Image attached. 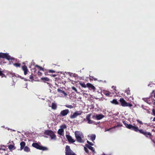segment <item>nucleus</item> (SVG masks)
<instances>
[{
  "instance_id": "1",
  "label": "nucleus",
  "mask_w": 155,
  "mask_h": 155,
  "mask_svg": "<svg viewBox=\"0 0 155 155\" xmlns=\"http://www.w3.org/2000/svg\"><path fill=\"white\" fill-rule=\"evenodd\" d=\"M77 141L79 143H83L84 142L83 140L84 136L82 132L80 131H76L74 133Z\"/></svg>"
},
{
  "instance_id": "2",
  "label": "nucleus",
  "mask_w": 155,
  "mask_h": 155,
  "mask_svg": "<svg viewBox=\"0 0 155 155\" xmlns=\"http://www.w3.org/2000/svg\"><path fill=\"white\" fill-rule=\"evenodd\" d=\"M123 123L126 127L127 128L134 130L136 132L139 131L140 133L143 134L144 131L142 129H138V127L137 126H133L130 124H128L125 122H123Z\"/></svg>"
},
{
  "instance_id": "3",
  "label": "nucleus",
  "mask_w": 155,
  "mask_h": 155,
  "mask_svg": "<svg viewBox=\"0 0 155 155\" xmlns=\"http://www.w3.org/2000/svg\"><path fill=\"white\" fill-rule=\"evenodd\" d=\"M120 101L121 103V105L123 107H131L133 106V105L127 102L123 98H120Z\"/></svg>"
},
{
  "instance_id": "4",
  "label": "nucleus",
  "mask_w": 155,
  "mask_h": 155,
  "mask_svg": "<svg viewBox=\"0 0 155 155\" xmlns=\"http://www.w3.org/2000/svg\"><path fill=\"white\" fill-rule=\"evenodd\" d=\"M0 58H6L8 60H12L13 59V58L10 56L8 54L0 53Z\"/></svg>"
},
{
  "instance_id": "5",
  "label": "nucleus",
  "mask_w": 155,
  "mask_h": 155,
  "mask_svg": "<svg viewBox=\"0 0 155 155\" xmlns=\"http://www.w3.org/2000/svg\"><path fill=\"white\" fill-rule=\"evenodd\" d=\"M65 151L66 155H76L70 149V147L68 145L66 146Z\"/></svg>"
},
{
  "instance_id": "6",
  "label": "nucleus",
  "mask_w": 155,
  "mask_h": 155,
  "mask_svg": "<svg viewBox=\"0 0 155 155\" xmlns=\"http://www.w3.org/2000/svg\"><path fill=\"white\" fill-rule=\"evenodd\" d=\"M82 113L83 112L81 110L77 111L75 112L72 115H71L70 117L72 119L75 118L78 116L81 115Z\"/></svg>"
},
{
  "instance_id": "7",
  "label": "nucleus",
  "mask_w": 155,
  "mask_h": 155,
  "mask_svg": "<svg viewBox=\"0 0 155 155\" xmlns=\"http://www.w3.org/2000/svg\"><path fill=\"white\" fill-rule=\"evenodd\" d=\"M45 133L46 134L49 135L51 139H55L56 136L52 131L51 130L47 131L45 132Z\"/></svg>"
},
{
  "instance_id": "8",
  "label": "nucleus",
  "mask_w": 155,
  "mask_h": 155,
  "mask_svg": "<svg viewBox=\"0 0 155 155\" xmlns=\"http://www.w3.org/2000/svg\"><path fill=\"white\" fill-rule=\"evenodd\" d=\"M69 112V110L68 109H65L62 110L59 114L60 116L64 117L66 116Z\"/></svg>"
},
{
  "instance_id": "9",
  "label": "nucleus",
  "mask_w": 155,
  "mask_h": 155,
  "mask_svg": "<svg viewBox=\"0 0 155 155\" xmlns=\"http://www.w3.org/2000/svg\"><path fill=\"white\" fill-rule=\"evenodd\" d=\"M66 127L65 125H62L60 127V128L58 131V133L60 135H62L64 132V129L66 128Z\"/></svg>"
},
{
  "instance_id": "10",
  "label": "nucleus",
  "mask_w": 155,
  "mask_h": 155,
  "mask_svg": "<svg viewBox=\"0 0 155 155\" xmlns=\"http://www.w3.org/2000/svg\"><path fill=\"white\" fill-rule=\"evenodd\" d=\"M91 114H90L86 116V119L87 121V123L89 124H95V122L91 120Z\"/></svg>"
},
{
  "instance_id": "11",
  "label": "nucleus",
  "mask_w": 155,
  "mask_h": 155,
  "mask_svg": "<svg viewBox=\"0 0 155 155\" xmlns=\"http://www.w3.org/2000/svg\"><path fill=\"white\" fill-rule=\"evenodd\" d=\"M32 146L33 147L39 150H44V147L40 146L36 143H33L32 144Z\"/></svg>"
},
{
  "instance_id": "12",
  "label": "nucleus",
  "mask_w": 155,
  "mask_h": 155,
  "mask_svg": "<svg viewBox=\"0 0 155 155\" xmlns=\"http://www.w3.org/2000/svg\"><path fill=\"white\" fill-rule=\"evenodd\" d=\"M66 137L69 142L71 143H74L75 140H74L71 136L69 135H66Z\"/></svg>"
},
{
  "instance_id": "13",
  "label": "nucleus",
  "mask_w": 155,
  "mask_h": 155,
  "mask_svg": "<svg viewBox=\"0 0 155 155\" xmlns=\"http://www.w3.org/2000/svg\"><path fill=\"white\" fill-rule=\"evenodd\" d=\"M93 117H96L97 120H100L104 117V116L102 114H100L98 115H94Z\"/></svg>"
},
{
  "instance_id": "14",
  "label": "nucleus",
  "mask_w": 155,
  "mask_h": 155,
  "mask_svg": "<svg viewBox=\"0 0 155 155\" xmlns=\"http://www.w3.org/2000/svg\"><path fill=\"white\" fill-rule=\"evenodd\" d=\"M87 87H88L89 89H92L94 90H95V87L92 84L89 83H87Z\"/></svg>"
},
{
  "instance_id": "15",
  "label": "nucleus",
  "mask_w": 155,
  "mask_h": 155,
  "mask_svg": "<svg viewBox=\"0 0 155 155\" xmlns=\"http://www.w3.org/2000/svg\"><path fill=\"white\" fill-rule=\"evenodd\" d=\"M88 137L91 140L93 141L95 140L96 136L95 134H92L88 136Z\"/></svg>"
},
{
  "instance_id": "16",
  "label": "nucleus",
  "mask_w": 155,
  "mask_h": 155,
  "mask_svg": "<svg viewBox=\"0 0 155 155\" xmlns=\"http://www.w3.org/2000/svg\"><path fill=\"white\" fill-rule=\"evenodd\" d=\"M85 146L87 148L89 149L90 150H91L93 153H95L94 149V148L93 147L90 146V145H89L88 144H86Z\"/></svg>"
},
{
  "instance_id": "17",
  "label": "nucleus",
  "mask_w": 155,
  "mask_h": 155,
  "mask_svg": "<svg viewBox=\"0 0 155 155\" xmlns=\"http://www.w3.org/2000/svg\"><path fill=\"white\" fill-rule=\"evenodd\" d=\"M25 143L24 141L21 142L20 143V150H23V149L25 147Z\"/></svg>"
},
{
  "instance_id": "18",
  "label": "nucleus",
  "mask_w": 155,
  "mask_h": 155,
  "mask_svg": "<svg viewBox=\"0 0 155 155\" xmlns=\"http://www.w3.org/2000/svg\"><path fill=\"white\" fill-rule=\"evenodd\" d=\"M22 69L24 71V74L26 75L28 73V69L27 67L25 65L22 67Z\"/></svg>"
},
{
  "instance_id": "19",
  "label": "nucleus",
  "mask_w": 155,
  "mask_h": 155,
  "mask_svg": "<svg viewBox=\"0 0 155 155\" xmlns=\"http://www.w3.org/2000/svg\"><path fill=\"white\" fill-rule=\"evenodd\" d=\"M57 91L60 93L63 94L64 97H66L68 95L67 94L65 93L64 91H63L59 89H57Z\"/></svg>"
},
{
  "instance_id": "20",
  "label": "nucleus",
  "mask_w": 155,
  "mask_h": 155,
  "mask_svg": "<svg viewBox=\"0 0 155 155\" xmlns=\"http://www.w3.org/2000/svg\"><path fill=\"white\" fill-rule=\"evenodd\" d=\"M150 98H143V100L145 101L146 102L150 104H151V102L150 101Z\"/></svg>"
},
{
  "instance_id": "21",
  "label": "nucleus",
  "mask_w": 155,
  "mask_h": 155,
  "mask_svg": "<svg viewBox=\"0 0 155 155\" xmlns=\"http://www.w3.org/2000/svg\"><path fill=\"white\" fill-rule=\"evenodd\" d=\"M23 150L24 151L27 153L30 152V148L27 146L25 147L23 149Z\"/></svg>"
},
{
  "instance_id": "22",
  "label": "nucleus",
  "mask_w": 155,
  "mask_h": 155,
  "mask_svg": "<svg viewBox=\"0 0 155 155\" xmlns=\"http://www.w3.org/2000/svg\"><path fill=\"white\" fill-rule=\"evenodd\" d=\"M8 74L10 77H13L14 76L17 77L18 75L17 74H15L11 72H9L8 73Z\"/></svg>"
},
{
  "instance_id": "23",
  "label": "nucleus",
  "mask_w": 155,
  "mask_h": 155,
  "mask_svg": "<svg viewBox=\"0 0 155 155\" xmlns=\"http://www.w3.org/2000/svg\"><path fill=\"white\" fill-rule=\"evenodd\" d=\"M51 108L54 110H55L57 108V106L56 104L55 103H52L51 106Z\"/></svg>"
},
{
  "instance_id": "24",
  "label": "nucleus",
  "mask_w": 155,
  "mask_h": 155,
  "mask_svg": "<svg viewBox=\"0 0 155 155\" xmlns=\"http://www.w3.org/2000/svg\"><path fill=\"white\" fill-rule=\"evenodd\" d=\"M41 79L44 82H46V81H49V79L47 77H42Z\"/></svg>"
},
{
  "instance_id": "25",
  "label": "nucleus",
  "mask_w": 155,
  "mask_h": 155,
  "mask_svg": "<svg viewBox=\"0 0 155 155\" xmlns=\"http://www.w3.org/2000/svg\"><path fill=\"white\" fill-rule=\"evenodd\" d=\"M8 147L10 150H14L15 149V146L12 144L9 145L8 146Z\"/></svg>"
},
{
  "instance_id": "26",
  "label": "nucleus",
  "mask_w": 155,
  "mask_h": 155,
  "mask_svg": "<svg viewBox=\"0 0 155 155\" xmlns=\"http://www.w3.org/2000/svg\"><path fill=\"white\" fill-rule=\"evenodd\" d=\"M143 135L147 137L148 135L151 136V134L150 132H147L146 131H144L143 134Z\"/></svg>"
},
{
  "instance_id": "27",
  "label": "nucleus",
  "mask_w": 155,
  "mask_h": 155,
  "mask_svg": "<svg viewBox=\"0 0 155 155\" xmlns=\"http://www.w3.org/2000/svg\"><path fill=\"white\" fill-rule=\"evenodd\" d=\"M110 102L112 104H117L118 103V102H117V101L116 99H114L112 101H110Z\"/></svg>"
},
{
  "instance_id": "28",
  "label": "nucleus",
  "mask_w": 155,
  "mask_h": 155,
  "mask_svg": "<svg viewBox=\"0 0 155 155\" xmlns=\"http://www.w3.org/2000/svg\"><path fill=\"white\" fill-rule=\"evenodd\" d=\"M80 84L81 87L84 88H86L87 87V84H86L84 83H80Z\"/></svg>"
},
{
  "instance_id": "29",
  "label": "nucleus",
  "mask_w": 155,
  "mask_h": 155,
  "mask_svg": "<svg viewBox=\"0 0 155 155\" xmlns=\"http://www.w3.org/2000/svg\"><path fill=\"white\" fill-rule=\"evenodd\" d=\"M125 92L127 94V95H130V90L129 88H127L125 91Z\"/></svg>"
},
{
  "instance_id": "30",
  "label": "nucleus",
  "mask_w": 155,
  "mask_h": 155,
  "mask_svg": "<svg viewBox=\"0 0 155 155\" xmlns=\"http://www.w3.org/2000/svg\"><path fill=\"white\" fill-rule=\"evenodd\" d=\"M104 94L105 95L108 97L110 96V95L111 94V93L109 91H106Z\"/></svg>"
},
{
  "instance_id": "31",
  "label": "nucleus",
  "mask_w": 155,
  "mask_h": 155,
  "mask_svg": "<svg viewBox=\"0 0 155 155\" xmlns=\"http://www.w3.org/2000/svg\"><path fill=\"white\" fill-rule=\"evenodd\" d=\"M6 147L4 146H2L0 147V149L2 150H3L5 151L6 150Z\"/></svg>"
},
{
  "instance_id": "32",
  "label": "nucleus",
  "mask_w": 155,
  "mask_h": 155,
  "mask_svg": "<svg viewBox=\"0 0 155 155\" xmlns=\"http://www.w3.org/2000/svg\"><path fill=\"white\" fill-rule=\"evenodd\" d=\"M65 107L67 108H72L73 107L71 105H65Z\"/></svg>"
},
{
  "instance_id": "33",
  "label": "nucleus",
  "mask_w": 155,
  "mask_h": 155,
  "mask_svg": "<svg viewBox=\"0 0 155 155\" xmlns=\"http://www.w3.org/2000/svg\"><path fill=\"white\" fill-rule=\"evenodd\" d=\"M35 67H37L38 68V69L39 70H41V71H43V69L42 67H41L40 66H39L38 65H36L35 66Z\"/></svg>"
},
{
  "instance_id": "34",
  "label": "nucleus",
  "mask_w": 155,
  "mask_h": 155,
  "mask_svg": "<svg viewBox=\"0 0 155 155\" xmlns=\"http://www.w3.org/2000/svg\"><path fill=\"white\" fill-rule=\"evenodd\" d=\"M13 65L14 66H15L16 67H19L20 66V64L19 63H15L13 64Z\"/></svg>"
},
{
  "instance_id": "35",
  "label": "nucleus",
  "mask_w": 155,
  "mask_h": 155,
  "mask_svg": "<svg viewBox=\"0 0 155 155\" xmlns=\"http://www.w3.org/2000/svg\"><path fill=\"white\" fill-rule=\"evenodd\" d=\"M84 150H85V152L86 153H88L89 150H88L87 149V147H84Z\"/></svg>"
},
{
  "instance_id": "36",
  "label": "nucleus",
  "mask_w": 155,
  "mask_h": 155,
  "mask_svg": "<svg viewBox=\"0 0 155 155\" xmlns=\"http://www.w3.org/2000/svg\"><path fill=\"white\" fill-rule=\"evenodd\" d=\"M148 86H150V87H153L155 88V84L152 83L149 84Z\"/></svg>"
},
{
  "instance_id": "37",
  "label": "nucleus",
  "mask_w": 155,
  "mask_h": 155,
  "mask_svg": "<svg viewBox=\"0 0 155 155\" xmlns=\"http://www.w3.org/2000/svg\"><path fill=\"white\" fill-rule=\"evenodd\" d=\"M90 79H93L94 81H97V79L96 78H94L93 76H90Z\"/></svg>"
},
{
  "instance_id": "38",
  "label": "nucleus",
  "mask_w": 155,
  "mask_h": 155,
  "mask_svg": "<svg viewBox=\"0 0 155 155\" xmlns=\"http://www.w3.org/2000/svg\"><path fill=\"white\" fill-rule=\"evenodd\" d=\"M87 142L90 145L93 146L94 145V144L93 143L90 142L88 140L87 141Z\"/></svg>"
},
{
  "instance_id": "39",
  "label": "nucleus",
  "mask_w": 155,
  "mask_h": 155,
  "mask_svg": "<svg viewBox=\"0 0 155 155\" xmlns=\"http://www.w3.org/2000/svg\"><path fill=\"white\" fill-rule=\"evenodd\" d=\"M129 100L130 101H132L134 100V98L133 97H130L129 98Z\"/></svg>"
},
{
  "instance_id": "40",
  "label": "nucleus",
  "mask_w": 155,
  "mask_h": 155,
  "mask_svg": "<svg viewBox=\"0 0 155 155\" xmlns=\"http://www.w3.org/2000/svg\"><path fill=\"white\" fill-rule=\"evenodd\" d=\"M4 75L3 74L2 71L1 70V69L0 68V76L3 77V76Z\"/></svg>"
},
{
  "instance_id": "41",
  "label": "nucleus",
  "mask_w": 155,
  "mask_h": 155,
  "mask_svg": "<svg viewBox=\"0 0 155 155\" xmlns=\"http://www.w3.org/2000/svg\"><path fill=\"white\" fill-rule=\"evenodd\" d=\"M72 90L75 91L76 92H77V89L75 87H72Z\"/></svg>"
},
{
  "instance_id": "42",
  "label": "nucleus",
  "mask_w": 155,
  "mask_h": 155,
  "mask_svg": "<svg viewBox=\"0 0 155 155\" xmlns=\"http://www.w3.org/2000/svg\"><path fill=\"white\" fill-rule=\"evenodd\" d=\"M153 94V95H152V96H153L154 98H155V91L153 90L152 91V94Z\"/></svg>"
},
{
  "instance_id": "43",
  "label": "nucleus",
  "mask_w": 155,
  "mask_h": 155,
  "mask_svg": "<svg viewBox=\"0 0 155 155\" xmlns=\"http://www.w3.org/2000/svg\"><path fill=\"white\" fill-rule=\"evenodd\" d=\"M152 114L155 116V110L154 109H153L152 110Z\"/></svg>"
},
{
  "instance_id": "44",
  "label": "nucleus",
  "mask_w": 155,
  "mask_h": 155,
  "mask_svg": "<svg viewBox=\"0 0 155 155\" xmlns=\"http://www.w3.org/2000/svg\"><path fill=\"white\" fill-rule=\"evenodd\" d=\"M137 121L140 124H143V123H142V122L141 121H140V120H137Z\"/></svg>"
},
{
  "instance_id": "45",
  "label": "nucleus",
  "mask_w": 155,
  "mask_h": 155,
  "mask_svg": "<svg viewBox=\"0 0 155 155\" xmlns=\"http://www.w3.org/2000/svg\"><path fill=\"white\" fill-rule=\"evenodd\" d=\"M115 127L114 126V127H113V128H110L108 129H107V130L106 129H105V132H106L107 131H109L112 128H115Z\"/></svg>"
},
{
  "instance_id": "46",
  "label": "nucleus",
  "mask_w": 155,
  "mask_h": 155,
  "mask_svg": "<svg viewBox=\"0 0 155 155\" xmlns=\"http://www.w3.org/2000/svg\"><path fill=\"white\" fill-rule=\"evenodd\" d=\"M49 72L50 73H53L54 72V71L52 70H49Z\"/></svg>"
},
{
  "instance_id": "47",
  "label": "nucleus",
  "mask_w": 155,
  "mask_h": 155,
  "mask_svg": "<svg viewBox=\"0 0 155 155\" xmlns=\"http://www.w3.org/2000/svg\"><path fill=\"white\" fill-rule=\"evenodd\" d=\"M41 72H38V75H41Z\"/></svg>"
},
{
  "instance_id": "48",
  "label": "nucleus",
  "mask_w": 155,
  "mask_h": 155,
  "mask_svg": "<svg viewBox=\"0 0 155 155\" xmlns=\"http://www.w3.org/2000/svg\"><path fill=\"white\" fill-rule=\"evenodd\" d=\"M32 78V76H30V77H29V78H30V79H31Z\"/></svg>"
},
{
  "instance_id": "49",
  "label": "nucleus",
  "mask_w": 155,
  "mask_h": 155,
  "mask_svg": "<svg viewBox=\"0 0 155 155\" xmlns=\"http://www.w3.org/2000/svg\"><path fill=\"white\" fill-rule=\"evenodd\" d=\"M153 121H155V117H154L153 118Z\"/></svg>"
},
{
  "instance_id": "50",
  "label": "nucleus",
  "mask_w": 155,
  "mask_h": 155,
  "mask_svg": "<svg viewBox=\"0 0 155 155\" xmlns=\"http://www.w3.org/2000/svg\"><path fill=\"white\" fill-rule=\"evenodd\" d=\"M154 105H155V101L153 103Z\"/></svg>"
},
{
  "instance_id": "51",
  "label": "nucleus",
  "mask_w": 155,
  "mask_h": 155,
  "mask_svg": "<svg viewBox=\"0 0 155 155\" xmlns=\"http://www.w3.org/2000/svg\"><path fill=\"white\" fill-rule=\"evenodd\" d=\"M98 81H99V82H101V81H101V80H98Z\"/></svg>"
},
{
  "instance_id": "52",
  "label": "nucleus",
  "mask_w": 155,
  "mask_h": 155,
  "mask_svg": "<svg viewBox=\"0 0 155 155\" xmlns=\"http://www.w3.org/2000/svg\"><path fill=\"white\" fill-rule=\"evenodd\" d=\"M2 127H4V126H2Z\"/></svg>"
},
{
  "instance_id": "53",
  "label": "nucleus",
  "mask_w": 155,
  "mask_h": 155,
  "mask_svg": "<svg viewBox=\"0 0 155 155\" xmlns=\"http://www.w3.org/2000/svg\"><path fill=\"white\" fill-rule=\"evenodd\" d=\"M114 87L113 86L112 87V88Z\"/></svg>"
}]
</instances>
